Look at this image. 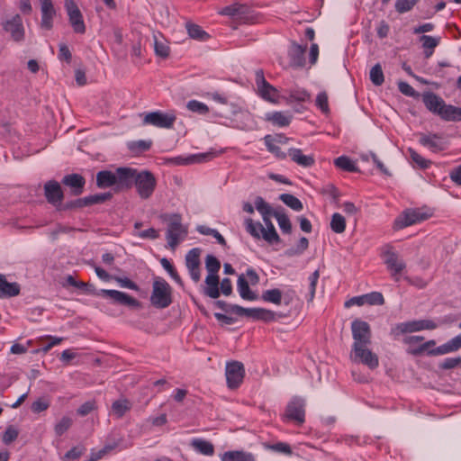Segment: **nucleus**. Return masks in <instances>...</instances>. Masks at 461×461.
<instances>
[{"label":"nucleus","instance_id":"1","mask_svg":"<svg viewBox=\"0 0 461 461\" xmlns=\"http://www.w3.org/2000/svg\"><path fill=\"white\" fill-rule=\"evenodd\" d=\"M152 288L150 302L153 306L164 309L172 303V288L165 279L161 277L155 278Z\"/></svg>","mask_w":461,"mask_h":461},{"label":"nucleus","instance_id":"2","mask_svg":"<svg viewBox=\"0 0 461 461\" xmlns=\"http://www.w3.org/2000/svg\"><path fill=\"white\" fill-rule=\"evenodd\" d=\"M164 221H168L167 230V245L175 249L181 239L186 236L187 229L182 224V217L180 214L174 213L163 216Z\"/></svg>","mask_w":461,"mask_h":461},{"label":"nucleus","instance_id":"3","mask_svg":"<svg viewBox=\"0 0 461 461\" xmlns=\"http://www.w3.org/2000/svg\"><path fill=\"white\" fill-rule=\"evenodd\" d=\"M432 212L420 208L404 210L394 221L393 228L402 230L408 226L421 222L431 217Z\"/></svg>","mask_w":461,"mask_h":461},{"label":"nucleus","instance_id":"4","mask_svg":"<svg viewBox=\"0 0 461 461\" xmlns=\"http://www.w3.org/2000/svg\"><path fill=\"white\" fill-rule=\"evenodd\" d=\"M437 323L431 320H413L395 324L392 327L390 334L397 339L406 333L417 332L424 330H435Z\"/></svg>","mask_w":461,"mask_h":461},{"label":"nucleus","instance_id":"5","mask_svg":"<svg viewBox=\"0 0 461 461\" xmlns=\"http://www.w3.org/2000/svg\"><path fill=\"white\" fill-rule=\"evenodd\" d=\"M137 194L141 199L150 198L157 186V179L154 174L149 170L138 171L134 180Z\"/></svg>","mask_w":461,"mask_h":461},{"label":"nucleus","instance_id":"6","mask_svg":"<svg viewBox=\"0 0 461 461\" xmlns=\"http://www.w3.org/2000/svg\"><path fill=\"white\" fill-rule=\"evenodd\" d=\"M246 230L255 239L262 238L269 244L280 242V237L276 232L275 226L271 225L268 229H265L260 222H254L252 219L249 218L245 221Z\"/></svg>","mask_w":461,"mask_h":461},{"label":"nucleus","instance_id":"7","mask_svg":"<svg viewBox=\"0 0 461 461\" xmlns=\"http://www.w3.org/2000/svg\"><path fill=\"white\" fill-rule=\"evenodd\" d=\"M255 83L257 93L262 99L272 104L278 103L279 92L266 80L263 69L258 68L255 71Z\"/></svg>","mask_w":461,"mask_h":461},{"label":"nucleus","instance_id":"8","mask_svg":"<svg viewBox=\"0 0 461 461\" xmlns=\"http://www.w3.org/2000/svg\"><path fill=\"white\" fill-rule=\"evenodd\" d=\"M176 120L174 112L163 113L161 111H155L143 113V125H152L158 128L171 129Z\"/></svg>","mask_w":461,"mask_h":461},{"label":"nucleus","instance_id":"9","mask_svg":"<svg viewBox=\"0 0 461 461\" xmlns=\"http://www.w3.org/2000/svg\"><path fill=\"white\" fill-rule=\"evenodd\" d=\"M352 337L354 339L352 348L369 346L371 344L370 325L362 320H354L351 323Z\"/></svg>","mask_w":461,"mask_h":461},{"label":"nucleus","instance_id":"10","mask_svg":"<svg viewBox=\"0 0 461 461\" xmlns=\"http://www.w3.org/2000/svg\"><path fill=\"white\" fill-rule=\"evenodd\" d=\"M230 311L239 316H246L257 321L268 322L276 320V313L264 308H244L240 305H231Z\"/></svg>","mask_w":461,"mask_h":461},{"label":"nucleus","instance_id":"11","mask_svg":"<svg viewBox=\"0 0 461 461\" xmlns=\"http://www.w3.org/2000/svg\"><path fill=\"white\" fill-rule=\"evenodd\" d=\"M65 9L68 16L69 23L75 33L84 34L86 32V24L83 14L74 0H65Z\"/></svg>","mask_w":461,"mask_h":461},{"label":"nucleus","instance_id":"12","mask_svg":"<svg viewBox=\"0 0 461 461\" xmlns=\"http://www.w3.org/2000/svg\"><path fill=\"white\" fill-rule=\"evenodd\" d=\"M138 169L119 167L115 169V192L130 190L133 185Z\"/></svg>","mask_w":461,"mask_h":461},{"label":"nucleus","instance_id":"13","mask_svg":"<svg viewBox=\"0 0 461 461\" xmlns=\"http://www.w3.org/2000/svg\"><path fill=\"white\" fill-rule=\"evenodd\" d=\"M350 357L352 361L363 364L370 369H375L379 366V358L377 355L373 353L368 348V346L352 348Z\"/></svg>","mask_w":461,"mask_h":461},{"label":"nucleus","instance_id":"14","mask_svg":"<svg viewBox=\"0 0 461 461\" xmlns=\"http://www.w3.org/2000/svg\"><path fill=\"white\" fill-rule=\"evenodd\" d=\"M2 27L5 32L10 34L13 41L21 42L24 40L25 30L20 14H14L3 21Z\"/></svg>","mask_w":461,"mask_h":461},{"label":"nucleus","instance_id":"15","mask_svg":"<svg viewBox=\"0 0 461 461\" xmlns=\"http://www.w3.org/2000/svg\"><path fill=\"white\" fill-rule=\"evenodd\" d=\"M422 102L429 112L438 115L442 120H445L448 104H447L440 96L433 92H425L422 95Z\"/></svg>","mask_w":461,"mask_h":461},{"label":"nucleus","instance_id":"16","mask_svg":"<svg viewBox=\"0 0 461 461\" xmlns=\"http://www.w3.org/2000/svg\"><path fill=\"white\" fill-rule=\"evenodd\" d=\"M245 370L242 363L232 361L226 365V380L228 387L234 389L240 386L244 377Z\"/></svg>","mask_w":461,"mask_h":461},{"label":"nucleus","instance_id":"17","mask_svg":"<svg viewBox=\"0 0 461 461\" xmlns=\"http://www.w3.org/2000/svg\"><path fill=\"white\" fill-rule=\"evenodd\" d=\"M201 249L194 248L185 255V266L192 280L198 283L201 279Z\"/></svg>","mask_w":461,"mask_h":461},{"label":"nucleus","instance_id":"18","mask_svg":"<svg viewBox=\"0 0 461 461\" xmlns=\"http://www.w3.org/2000/svg\"><path fill=\"white\" fill-rule=\"evenodd\" d=\"M384 264L390 271L392 277L398 282L399 275L405 269V262L400 258L399 254L395 251L388 249L384 251Z\"/></svg>","mask_w":461,"mask_h":461},{"label":"nucleus","instance_id":"19","mask_svg":"<svg viewBox=\"0 0 461 461\" xmlns=\"http://www.w3.org/2000/svg\"><path fill=\"white\" fill-rule=\"evenodd\" d=\"M98 296L108 297L116 303L127 305L132 308H139L140 306V303L137 299L131 297L126 293L117 290L102 289L99 291Z\"/></svg>","mask_w":461,"mask_h":461},{"label":"nucleus","instance_id":"20","mask_svg":"<svg viewBox=\"0 0 461 461\" xmlns=\"http://www.w3.org/2000/svg\"><path fill=\"white\" fill-rule=\"evenodd\" d=\"M44 195L49 203L53 206H60L64 194L60 184L56 180L47 181L44 185Z\"/></svg>","mask_w":461,"mask_h":461},{"label":"nucleus","instance_id":"21","mask_svg":"<svg viewBox=\"0 0 461 461\" xmlns=\"http://www.w3.org/2000/svg\"><path fill=\"white\" fill-rule=\"evenodd\" d=\"M419 142L429 149L432 152H440L447 148V143L445 139L438 134H424L421 133Z\"/></svg>","mask_w":461,"mask_h":461},{"label":"nucleus","instance_id":"22","mask_svg":"<svg viewBox=\"0 0 461 461\" xmlns=\"http://www.w3.org/2000/svg\"><path fill=\"white\" fill-rule=\"evenodd\" d=\"M304 402L299 398H294L286 406L285 417L299 424L304 422Z\"/></svg>","mask_w":461,"mask_h":461},{"label":"nucleus","instance_id":"23","mask_svg":"<svg viewBox=\"0 0 461 461\" xmlns=\"http://www.w3.org/2000/svg\"><path fill=\"white\" fill-rule=\"evenodd\" d=\"M307 50V45H300L296 42H292L289 50L288 57L290 66L294 68H302L305 65V51Z\"/></svg>","mask_w":461,"mask_h":461},{"label":"nucleus","instance_id":"24","mask_svg":"<svg viewBox=\"0 0 461 461\" xmlns=\"http://www.w3.org/2000/svg\"><path fill=\"white\" fill-rule=\"evenodd\" d=\"M40 2L41 11V28L50 31L53 27V18L56 15V10L52 0H40Z\"/></svg>","mask_w":461,"mask_h":461},{"label":"nucleus","instance_id":"25","mask_svg":"<svg viewBox=\"0 0 461 461\" xmlns=\"http://www.w3.org/2000/svg\"><path fill=\"white\" fill-rule=\"evenodd\" d=\"M61 183L71 189L72 194L80 195L84 191L86 179L83 176L73 173L66 175L62 178Z\"/></svg>","mask_w":461,"mask_h":461},{"label":"nucleus","instance_id":"26","mask_svg":"<svg viewBox=\"0 0 461 461\" xmlns=\"http://www.w3.org/2000/svg\"><path fill=\"white\" fill-rule=\"evenodd\" d=\"M461 348V334L452 338L447 342L428 351L429 356H439L456 352Z\"/></svg>","mask_w":461,"mask_h":461},{"label":"nucleus","instance_id":"27","mask_svg":"<svg viewBox=\"0 0 461 461\" xmlns=\"http://www.w3.org/2000/svg\"><path fill=\"white\" fill-rule=\"evenodd\" d=\"M21 287L16 282L10 283L5 275L0 274V298H10L20 294Z\"/></svg>","mask_w":461,"mask_h":461},{"label":"nucleus","instance_id":"28","mask_svg":"<svg viewBox=\"0 0 461 461\" xmlns=\"http://www.w3.org/2000/svg\"><path fill=\"white\" fill-rule=\"evenodd\" d=\"M249 11V7L245 4L233 3L232 5L223 7L219 14L230 17H245Z\"/></svg>","mask_w":461,"mask_h":461},{"label":"nucleus","instance_id":"29","mask_svg":"<svg viewBox=\"0 0 461 461\" xmlns=\"http://www.w3.org/2000/svg\"><path fill=\"white\" fill-rule=\"evenodd\" d=\"M288 155L294 162L303 167H310L315 163L313 156L303 155L300 149H290Z\"/></svg>","mask_w":461,"mask_h":461},{"label":"nucleus","instance_id":"30","mask_svg":"<svg viewBox=\"0 0 461 461\" xmlns=\"http://www.w3.org/2000/svg\"><path fill=\"white\" fill-rule=\"evenodd\" d=\"M115 171L101 170L96 174V186L100 189L113 187L115 189Z\"/></svg>","mask_w":461,"mask_h":461},{"label":"nucleus","instance_id":"31","mask_svg":"<svg viewBox=\"0 0 461 461\" xmlns=\"http://www.w3.org/2000/svg\"><path fill=\"white\" fill-rule=\"evenodd\" d=\"M206 287L203 290V294L212 299H217L220 294L219 289V276L218 275H207L204 280Z\"/></svg>","mask_w":461,"mask_h":461},{"label":"nucleus","instance_id":"32","mask_svg":"<svg viewBox=\"0 0 461 461\" xmlns=\"http://www.w3.org/2000/svg\"><path fill=\"white\" fill-rule=\"evenodd\" d=\"M221 461H256L252 453L242 450L226 451L221 456Z\"/></svg>","mask_w":461,"mask_h":461},{"label":"nucleus","instance_id":"33","mask_svg":"<svg viewBox=\"0 0 461 461\" xmlns=\"http://www.w3.org/2000/svg\"><path fill=\"white\" fill-rule=\"evenodd\" d=\"M238 291L244 300L254 301L258 298L257 294L249 288V283L243 275H240L237 281Z\"/></svg>","mask_w":461,"mask_h":461},{"label":"nucleus","instance_id":"34","mask_svg":"<svg viewBox=\"0 0 461 461\" xmlns=\"http://www.w3.org/2000/svg\"><path fill=\"white\" fill-rule=\"evenodd\" d=\"M131 409V402L126 398L116 400L112 404L113 414L117 418H122Z\"/></svg>","mask_w":461,"mask_h":461},{"label":"nucleus","instance_id":"35","mask_svg":"<svg viewBox=\"0 0 461 461\" xmlns=\"http://www.w3.org/2000/svg\"><path fill=\"white\" fill-rule=\"evenodd\" d=\"M191 447H194V450L199 452L200 454L205 456H212L214 454V447L213 445L203 438H194L191 441Z\"/></svg>","mask_w":461,"mask_h":461},{"label":"nucleus","instance_id":"36","mask_svg":"<svg viewBox=\"0 0 461 461\" xmlns=\"http://www.w3.org/2000/svg\"><path fill=\"white\" fill-rule=\"evenodd\" d=\"M266 120L273 122V124L285 127L291 122V116L285 114L282 112H273L266 114Z\"/></svg>","mask_w":461,"mask_h":461},{"label":"nucleus","instance_id":"37","mask_svg":"<svg viewBox=\"0 0 461 461\" xmlns=\"http://www.w3.org/2000/svg\"><path fill=\"white\" fill-rule=\"evenodd\" d=\"M186 30H187L188 35L192 39L204 41L210 38L209 34L205 31H203L201 26H199L197 24L187 23Z\"/></svg>","mask_w":461,"mask_h":461},{"label":"nucleus","instance_id":"38","mask_svg":"<svg viewBox=\"0 0 461 461\" xmlns=\"http://www.w3.org/2000/svg\"><path fill=\"white\" fill-rule=\"evenodd\" d=\"M334 165L346 172H358L359 169L355 162L347 156H340L334 160Z\"/></svg>","mask_w":461,"mask_h":461},{"label":"nucleus","instance_id":"39","mask_svg":"<svg viewBox=\"0 0 461 461\" xmlns=\"http://www.w3.org/2000/svg\"><path fill=\"white\" fill-rule=\"evenodd\" d=\"M286 92L288 94V102H306L311 98V95L303 88H293Z\"/></svg>","mask_w":461,"mask_h":461},{"label":"nucleus","instance_id":"40","mask_svg":"<svg viewBox=\"0 0 461 461\" xmlns=\"http://www.w3.org/2000/svg\"><path fill=\"white\" fill-rule=\"evenodd\" d=\"M265 145L267 150L273 153L276 158L284 159L286 158V153L281 150L280 147L276 142V138L272 135H266L264 137Z\"/></svg>","mask_w":461,"mask_h":461},{"label":"nucleus","instance_id":"41","mask_svg":"<svg viewBox=\"0 0 461 461\" xmlns=\"http://www.w3.org/2000/svg\"><path fill=\"white\" fill-rule=\"evenodd\" d=\"M154 50L158 57L167 59L170 53V48L164 39H159L154 35Z\"/></svg>","mask_w":461,"mask_h":461},{"label":"nucleus","instance_id":"42","mask_svg":"<svg viewBox=\"0 0 461 461\" xmlns=\"http://www.w3.org/2000/svg\"><path fill=\"white\" fill-rule=\"evenodd\" d=\"M330 226L333 232L337 234L343 233L346 230L345 217L339 212L333 213L331 216Z\"/></svg>","mask_w":461,"mask_h":461},{"label":"nucleus","instance_id":"43","mask_svg":"<svg viewBox=\"0 0 461 461\" xmlns=\"http://www.w3.org/2000/svg\"><path fill=\"white\" fill-rule=\"evenodd\" d=\"M273 216L276 219L278 225L284 233H290L292 230V224L288 216L282 211L276 210Z\"/></svg>","mask_w":461,"mask_h":461},{"label":"nucleus","instance_id":"44","mask_svg":"<svg viewBox=\"0 0 461 461\" xmlns=\"http://www.w3.org/2000/svg\"><path fill=\"white\" fill-rule=\"evenodd\" d=\"M279 199L285 204L287 205L288 207H290L291 209L296 211V212H300L303 210V203L302 202L297 198L295 197L294 195L293 194H282L280 196H279Z\"/></svg>","mask_w":461,"mask_h":461},{"label":"nucleus","instance_id":"45","mask_svg":"<svg viewBox=\"0 0 461 461\" xmlns=\"http://www.w3.org/2000/svg\"><path fill=\"white\" fill-rule=\"evenodd\" d=\"M113 198V194L111 192L95 194L85 197V202L86 206H91L94 204L103 203L105 201L111 200Z\"/></svg>","mask_w":461,"mask_h":461},{"label":"nucleus","instance_id":"46","mask_svg":"<svg viewBox=\"0 0 461 461\" xmlns=\"http://www.w3.org/2000/svg\"><path fill=\"white\" fill-rule=\"evenodd\" d=\"M264 447L266 449L281 453L286 456H291L293 454L291 446L285 442H276L275 444L265 443Z\"/></svg>","mask_w":461,"mask_h":461},{"label":"nucleus","instance_id":"47","mask_svg":"<svg viewBox=\"0 0 461 461\" xmlns=\"http://www.w3.org/2000/svg\"><path fill=\"white\" fill-rule=\"evenodd\" d=\"M282 298L283 293L277 288L266 290L262 294V299L264 301L278 305L281 304Z\"/></svg>","mask_w":461,"mask_h":461},{"label":"nucleus","instance_id":"48","mask_svg":"<svg viewBox=\"0 0 461 461\" xmlns=\"http://www.w3.org/2000/svg\"><path fill=\"white\" fill-rule=\"evenodd\" d=\"M160 264L164 267V269L169 274V276L172 277V279L176 284L183 286V285H184L183 280L181 279L180 276L176 272L174 266L170 263V261L167 258H163L160 259Z\"/></svg>","mask_w":461,"mask_h":461},{"label":"nucleus","instance_id":"49","mask_svg":"<svg viewBox=\"0 0 461 461\" xmlns=\"http://www.w3.org/2000/svg\"><path fill=\"white\" fill-rule=\"evenodd\" d=\"M370 80L376 86H382L384 81V72L379 63L375 64L370 70Z\"/></svg>","mask_w":461,"mask_h":461},{"label":"nucleus","instance_id":"50","mask_svg":"<svg viewBox=\"0 0 461 461\" xmlns=\"http://www.w3.org/2000/svg\"><path fill=\"white\" fill-rule=\"evenodd\" d=\"M186 108L195 113H198L200 115H205L209 113L210 109L209 107L197 100H190L186 104Z\"/></svg>","mask_w":461,"mask_h":461},{"label":"nucleus","instance_id":"51","mask_svg":"<svg viewBox=\"0 0 461 461\" xmlns=\"http://www.w3.org/2000/svg\"><path fill=\"white\" fill-rule=\"evenodd\" d=\"M205 267L208 271V275H218L221 268V262L216 257L209 254L205 258Z\"/></svg>","mask_w":461,"mask_h":461},{"label":"nucleus","instance_id":"52","mask_svg":"<svg viewBox=\"0 0 461 461\" xmlns=\"http://www.w3.org/2000/svg\"><path fill=\"white\" fill-rule=\"evenodd\" d=\"M435 345L436 341L434 339H431L419 345L417 348H409L407 349V353L414 357L421 356L425 352L428 353V351L430 350L429 348Z\"/></svg>","mask_w":461,"mask_h":461},{"label":"nucleus","instance_id":"53","mask_svg":"<svg viewBox=\"0 0 461 461\" xmlns=\"http://www.w3.org/2000/svg\"><path fill=\"white\" fill-rule=\"evenodd\" d=\"M152 141L151 140H137L131 141L128 143V148L131 152L134 153H141L149 150L151 148Z\"/></svg>","mask_w":461,"mask_h":461},{"label":"nucleus","instance_id":"54","mask_svg":"<svg viewBox=\"0 0 461 461\" xmlns=\"http://www.w3.org/2000/svg\"><path fill=\"white\" fill-rule=\"evenodd\" d=\"M420 0H396L394 8L397 13L404 14L410 12Z\"/></svg>","mask_w":461,"mask_h":461},{"label":"nucleus","instance_id":"55","mask_svg":"<svg viewBox=\"0 0 461 461\" xmlns=\"http://www.w3.org/2000/svg\"><path fill=\"white\" fill-rule=\"evenodd\" d=\"M73 420L68 416H64L56 423L54 427L55 434L59 437L62 436L71 427Z\"/></svg>","mask_w":461,"mask_h":461},{"label":"nucleus","instance_id":"56","mask_svg":"<svg viewBox=\"0 0 461 461\" xmlns=\"http://www.w3.org/2000/svg\"><path fill=\"white\" fill-rule=\"evenodd\" d=\"M320 277V271L315 270L310 276H309V287H308V295H307V301L312 302L314 296H315V291H316V285L317 282Z\"/></svg>","mask_w":461,"mask_h":461},{"label":"nucleus","instance_id":"57","mask_svg":"<svg viewBox=\"0 0 461 461\" xmlns=\"http://www.w3.org/2000/svg\"><path fill=\"white\" fill-rule=\"evenodd\" d=\"M408 152L410 154V157L411 160L420 167L422 169L428 168L429 165L431 164L430 160H428L424 158L422 156H420L418 152H416L413 149L410 148L408 149Z\"/></svg>","mask_w":461,"mask_h":461},{"label":"nucleus","instance_id":"58","mask_svg":"<svg viewBox=\"0 0 461 461\" xmlns=\"http://www.w3.org/2000/svg\"><path fill=\"white\" fill-rule=\"evenodd\" d=\"M255 206L262 216H265L266 214H273V212H276V210H273L261 196L256 197Z\"/></svg>","mask_w":461,"mask_h":461},{"label":"nucleus","instance_id":"59","mask_svg":"<svg viewBox=\"0 0 461 461\" xmlns=\"http://www.w3.org/2000/svg\"><path fill=\"white\" fill-rule=\"evenodd\" d=\"M447 122H460L461 121V107H456L448 104L447 112L446 113L445 120Z\"/></svg>","mask_w":461,"mask_h":461},{"label":"nucleus","instance_id":"60","mask_svg":"<svg viewBox=\"0 0 461 461\" xmlns=\"http://www.w3.org/2000/svg\"><path fill=\"white\" fill-rule=\"evenodd\" d=\"M316 106L323 113H328L330 112L328 95L326 92H321L318 94L315 100Z\"/></svg>","mask_w":461,"mask_h":461},{"label":"nucleus","instance_id":"61","mask_svg":"<svg viewBox=\"0 0 461 461\" xmlns=\"http://www.w3.org/2000/svg\"><path fill=\"white\" fill-rule=\"evenodd\" d=\"M420 41L422 43L423 49L434 50L439 44L440 38L422 35L420 37Z\"/></svg>","mask_w":461,"mask_h":461},{"label":"nucleus","instance_id":"62","mask_svg":"<svg viewBox=\"0 0 461 461\" xmlns=\"http://www.w3.org/2000/svg\"><path fill=\"white\" fill-rule=\"evenodd\" d=\"M366 303L370 305H383L384 303V298L379 292H372L365 294Z\"/></svg>","mask_w":461,"mask_h":461},{"label":"nucleus","instance_id":"63","mask_svg":"<svg viewBox=\"0 0 461 461\" xmlns=\"http://www.w3.org/2000/svg\"><path fill=\"white\" fill-rule=\"evenodd\" d=\"M19 435V431L14 426H8L3 434V442L5 445H9L14 442Z\"/></svg>","mask_w":461,"mask_h":461},{"label":"nucleus","instance_id":"64","mask_svg":"<svg viewBox=\"0 0 461 461\" xmlns=\"http://www.w3.org/2000/svg\"><path fill=\"white\" fill-rule=\"evenodd\" d=\"M461 365V357H447L439 364V367L444 370L453 369Z\"/></svg>","mask_w":461,"mask_h":461}]
</instances>
